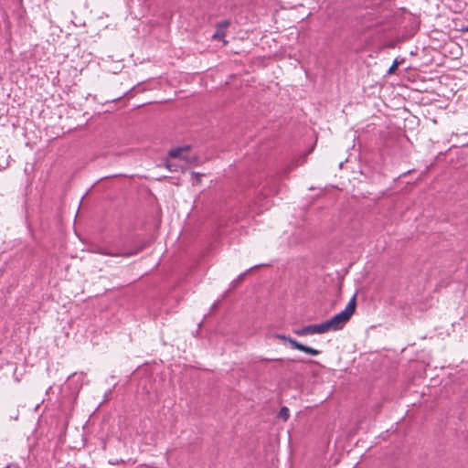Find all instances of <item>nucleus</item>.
Returning a JSON list of instances; mask_svg holds the SVG:
<instances>
[{
	"label": "nucleus",
	"mask_w": 468,
	"mask_h": 468,
	"mask_svg": "<svg viewBox=\"0 0 468 468\" xmlns=\"http://www.w3.org/2000/svg\"><path fill=\"white\" fill-rule=\"evenodd\" d=\"M398 66H399V62L397 61V59H395L392 63V65L389 67L388 70V74H392L395 72V70L398 69Z\"/></svg>",
	"instance_id": "9"
},
{
	"label": "nucleus",
	"mask_w": 468,
	"mask_h": 468,
	"mask_svg": "<svg viewBox=\"0 0 468 468\" xmlns=\"http://www.w3.org/2000/svg\"><path fill=\"white\" fill-rule=\"evenodd\" d=\"M198 156L192 153L188 144L171 148L166 157L160 165H163L170 173H186L188 169L196 166Z\"/></svg>",
	"instance_id": "1"
},
{
	"label": "nucleus",
	"mask_w": 468,
	"mask_h": 468,
	"mask_svg": "<svg viewBox=\"0 0 468 468\" xmlns=\"http://www.w3.org/2000/svg\"><path fill=\"white\" fill-rule=\"evenodd\" d=\"M191 176H205V175L201 174V173H198V172H191Z\"/></svg>",
	"instance_id": "12"
},
{
	"label": "nucleus",
	"mask_w": 468,
	"mask_h": 468,
	"mask_svg": "<svg viewBox=\"0 0 468 468\" xmlns=\"http://www.w3.org/2000/svg\"><path fill=\"white\" fill-rule=\"evenodd\" d=\"M229 26V20H223V21L218 22L216 25L217 30L212 35V38L215 40L223 41L224 44H227V41L225 40V36H226L227 28Z\"/></svg>",
	"instance_id": "5"
},
{
	"label": "nucleus",
	"mask_w": 468,
	"mask_h": 468,
	"mask_svg": "<svg viewBox=\"0 0 468 468\" xmlns=\"http://www.w3.org/2000/svg\"><path fill=\"white\" fill-rule=\"evenodd\" d=\"M216 307H217V303H215L212 305V310H214Z\"/></svg>",
	"instance_id": "14"
},
{
	"label": "nucleus",
	"mask_w": 468,
	"mask_h": 468,
	"mask_svg": "<svg viewBox=\"0 0 468 468\" xmlns=\"http://www.w3.org/2000/svg\"><path fill=\"white\" fill-rule=\"evenodd\" d=\"M117 176H122V174H118Z\"/></svg>",
	"instance_id": "15"
},
{
	"label": "nucleus",
	"mask_w": 468,
	"mask_h": 468,
	"mask_svg": "<svg viewBox=\"0 0 468 468\" xmlns=\"http://www.w3.org/2000/svg\"><path fill=\"white\" fill-rule=\"evenodd\" d=\"M294 333L300 336H305L309 335H314L313 324L305 325L300 329L294 330Z\"/></svg>",
	"instance_id": "6"
},
{
	"label": "nucleus",
	"mask_w": 468,
	"mask_h": 468,
	"mask_svg": "<svg viewBox=\"0 0 468 468\" xmlns=\"http://www.w3.org/2000/svg\"><path fill=\"white\" fill-rule=\"evenodd\" d=\"M262 361H282V358H263Z\"/></svg>",
	"instance_id": "11"
},
{
	"label": "nucleus",
	"mask_w": 468,
	"mask_h": 468,
	"mask_svg": "<svg viewBox=\"0 0 468 468\" xmlns=\"http://www.w3.org/2000/svg\"><path fill=\"white\" fill-rule=\"evenodd\" d=\"M196 182H197V184H198L200 182V177L199 176L196 177Z\"/></svg>",
	"instance_id": "13"
},
{
	"label": "nucleus",
	"mask_w": 468,
	"mask_h": 468,
	"mask_svg": "<svg viewBox=\"0 0 468 468\" xmlns=\"http://www.w3.org/2000/svg\"><path fill=\"white\" fill-rule=\"evenodd\" d=\"M144 249V246H138L133 250H112L107 248L103 247H98L94 251L106 256H112V257H131L133 255H136Z\"/></svg>",
	"instance_id": "4"
},
{
	"label": "nucleus",
	"mask_w": 468,
	"mask_h": 468,
	"mask_svg": "<svg viewBox=\"0 0 468 468\" xmlns=\"http://www.w3.org/2000/svg\"><path fill=\"white\" fill-rule=\"evenodd\" d=\"M274 336L277 339L289 342L290 345H291V347L293 348V349H297V350L303 351V352H304L306 354H309V355H312V356H317V355L320 354L319 350L314 349V348H313L311 346H304L302 343H300V342L296 341L295 339H293V338H292L290 336H287L285 335L276 334Z\"/></svg>",
	"instance_id": "3"
},
{
	"label": "nucleus",
	"mask_w": 468,
	"mask_h": 468,
	"mask_svg": "<svg viewBox=\"0 0 468 468\" xmlns=\"http://www.w3.org/2000/svg\"><path fill=\"white\" fill-rule=\"evenodd\" d=\"M252 268L249 269L248 271H246L245 272L241 273L239 275L238 279H237V282H239V281H242L244 279V277L246 276V274L251 270Z\"/></svg>",
	"instance_id": "10"
},
{
	"label": "nucleus",
	"mask_w": 468,
	"mask_h": 468,
	"mask_svg": "<svg viewBox=\"0 0 468 468\" xmlns=\"http://www.w3.org/2000/svg\"><path fill=\"white\" fill-rule=\"evenodd\" d=\"M356 305V295H354L342 312L326 320L329 329L331 331L342 329L355 313Z\"/></svg>",
	"instance_id": "2"
},
{
	"label": "nucleus",
	"mask_w": 468,
	"mask_h": 468,
	"mask_svg": "<svg viewBox=\"0 0 468 468\" xmlns=\"http://www.w3.org/2000/svg\"><path fill=\"white\" fill-rule=\"evenodd\" d=\"M314 326V334H324L326 332H329L331 331L329 329V326L326 323V321L321 323V324H313Z\"/></svg>",
	"instance_id": "7"
},
{
	"label": "nucleus",
	"mask_w": 468,
	"mask_h": 468,
	"mask_svg": "<svg viewBox=\"0 0 468 468\" xmlns=\"http://www.w3.org/2000/svg\"><path fill=\"white\" fill-rule=\"evenodd\" d=\"M277 417L279 419L286 421L289 419V417H290V410H289V409L287 407H282Z\"/></svg>",
	"instance_id": "8"
}]
</instances>
